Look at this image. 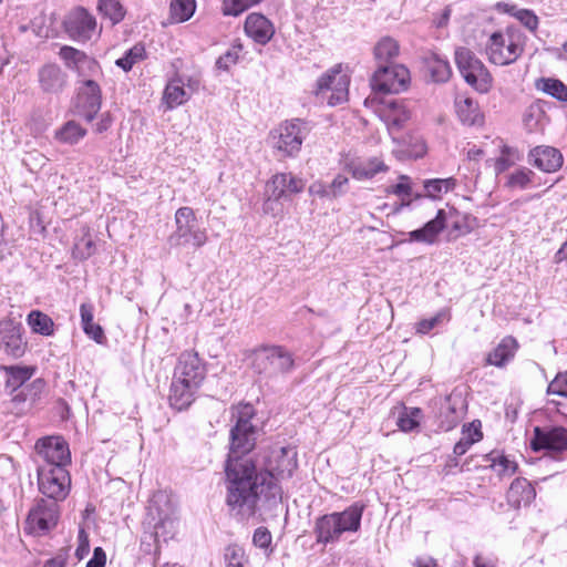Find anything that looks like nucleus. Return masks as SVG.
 Returning a JSON list of instances; mask_svg holds the SVG:
<instances>
[{
  "instance_id": "11",
  "label": "nucleus",
  "mask_w": 567,
  "mask_h": 567,
  "mask_svg": "<svg viewBox=\"0 0 567 567\" xmlns=\"http://www.w3.org/2000/svg\"><path fill=\"white\" fill-rule=\"evenodd\" d=\"M38 489L43 498L63 502L71 492V474L68 467L38 466Z\"/></svg>"
},
{
  "instance_id": "52",
  "label": "nucleus",
  "mask_w": 567,
  "mask_h": 567,
  "mask_svg": "<svg viewBox=\"0 0 567 567\" xmlns=\"http://www.w3.org/2000/svg\"><path fill=\"white\" fill-rule=\"evenodd\" d=\"M43 380L37 379L34 380L30 385L25 388H20L18 391H16V394L12 396V402L17 405L24 403L29 399L31 401H35L38 394L41 392L43 388Z\"/></svg>"
},
{
  "instance_id": "12",
  "label": "nucleus",
  "mask_w": 567,
  "mask_h": 567,
  "mask_svg": "<svg viewBox=\"0 0 567 567\" xmlns=\"http://www.w3.org/2000/svg\"><path fill=\"white\" fill-rule=\"evenodd\" d=\"M34 450L43 461L38 466H62L71 465V451L68 441L62 435H47L37 440Z\"/></svg>"
},
{
  "instance_id": "5",
  "label": "nucleus",
  "mask_w": 567,
  "mask_h": 567,
  "mask_svg": "<svg viewBox=\"0 0 567 567\" xmlns=\"http://www.w3.org/2000/svg\"><path fill=\"white\" fill-rule=\"evenodd\" d=\"M307 131L306 121L286 120L269 131L266 143L278 159L296 157L301 150Z\"/></svg>"
},
{
  "instance_id": "38",
  "label": "nucleus",
  "mask_w": 567,
  "mask_h": 567,
  "mask_svg": "<svg viewBox=\"0 0 567 567\" xmlns=\"http://www.w3.org/2000/svg\"><path fill=\"white\" fill-rule=\"evenodd\" d=\"M267 194L268 197L264 204L265 210L269 208L272 202L285 200L289 197L286 173L277 174L272 177V179L267 184Z\"/></svg>"
},
{
  "instance_id": "15",
  "label": "nucleus",
  "mask_w": 567,
  "mask_h": 567,
  "mask_svg": "<svg viewBox=\"0 0 567 567\" xmlns=\"http://www.w3.org/2000/svg\"><path fill=\"white\" fill-rule=\"evenodd\" d=\"M410 84V71L402 64L381 65L374 72L371 86L383 93H400Z\"/></svg>"
},
{
  "instance_id": "43",
  "label": "nucleus",
  "mask_w": 567,
  "mask_h": 567,
  "mask_svg": "<svg viewBox=\"0 0 567 567\" xmlns=\"http://www.w3.org/2000/svg\"><path fill=\"white\" fill-rule=\"evenodd\" d=\"M535 86L559 102H567V85L558 79L540 78L535 82Z\"/></svg>"
},
{
  "instance_id": "54",
  "label": "nucleus",
  "mask_w": 567,
  "mask_h": 567,
  "mask_svg": "<svg viewBox=\"0 0 567 567\" xmlns=\"http://www.w3.org/2000/svg\"><path fill=\"white\" fill-rule=\"evenodd\" d=\"M515 19L532 34H536L539 27V18L532 9L519 8Z\"/></svg>"
},
{
  "instance_id": "20",
  "label": "nucleus",
  "mask_w": 567,
  "mask_h": 567,
  "mask_svg": "<svg viewBox=\"0 0 567 567\" xmlns=\"http://www.w3.org/2000/svg\"><path fill=\"white\" fill-rule=\"evenodd\" d=\"M379 115L385 123L390 134L393 135L410 120L411 112L403 100L391 99L382 103Z\"/></svg>"
},
{
  "instance_id": "45",
  "label": "nucleus",
  "mask_w": 567,
  "mask_h": 567,
  "mask_svg": "<svg viewBox=\"0 0 567 567\" xmlns=\"http://www.w3.org/2000/svg\"><path fill=\"white\" fill-rule=\"evenodd\" d=\"M423 412L420 408L404 406L398 416L396 425L402 432H412L420 426Z\"/></svg>"
},
{
  "instance_id": "60",
  "label": "nucleus",
  "mask_w": 567,
  "mask_h": 567,
  "mask_svg": "<svg viewBox=\"0 0 567 567\" xmlns=\"http://www.w3.org/2000/svg\"><path fill=\"white\" fill-rule=\"evenodd\" d=\"M83 332L92 340H94L99 344H104L106 342V337L103 328L95 322L89 323L82 328Z\"/></svg>"
},
{
  "instance_id": "10",
  "label": "nucleus",
  "mask_w": 567,
  "mask_h": 567,
  "mask_svg": "<svg viewBox=\"0 0 567 567\" xmlns=\"http://www.w3.org/2000/svg\"><path fill=\"white\" fill-rule=\"evenodd\" d=\"M60 513L59 502L43 497L37 498L27 515L24 533L37 537L48 535L56 527Z\"/></svg>"
},
{
  "instance_id": "6",
  "label": "nucleus",
  "mask_w": 567,
  "mask_h": 567,
  "mask_svg": "<svg viewBox=\"0 0 567 567\" xmlns=\"http://www.w3.org/2000/svg\"><path fill=\"white\" fill-rule=\"evenodd\" d=\"M251 368L261 380L274 381L295 369V359L282 346H261L252 352Z\"/></svg>"
},
{
  "instance_id": "41",
  "label": "nucleus",
  "mask_w": 567,
  "mask_h": 567,
  "mask_svg": "<svg viewBox=\"0 0 567 567\" xmlns=\"http://www.w3.org/2000/svg\"><path fill=\"white\" fill-rule=\"evenodd\" d=\"M457 181L454 177L431 178L423 182L425 196L432 199H440L443 194L455 189Z\"/></svg>"
},
{
  "instance_id": "17",
  "label": "nucleus",
  "mask_w": 567,
  "mask_h": 567,
  "mask_svg": "<svg viewBox=\"0 0 567 567\" xmlns=\"http://www.w3.org/2000/svg\"><path fill=\"white\" fill-rule=\"evenodd\" d=\"M59 58L63 61L65 68L74 72L78 78L87 80L102 74V68L99 61L87 55L84 51L71 45H62L59 51Z\"/></svg>"
},
{
  "instance_id": "19",
  "label": "nucleus",
  "mask_w": 567,
  "mask_h": 567,
  "mask_svg": "<svg viewBox=\"0 0 567 567\" xmlns=\"http://www.w3.org/2000/svg\"><path fill=\"white\" fill-rule=\"evenodd\" d=\"M0 348L12 359H20L28 349L24 328L12 320L0 321Z\"/></svg>"
},
{
  "instance_id": "16",
  "label": "nucleus",
  "mask_w": 567,
  "mask_h": 567,
  "mask_svg": "<svg viewBox=\"0 0 567 567\" xmlns=\"http://www.w3.org/2000/svg\"><path fill=\"white\" fill-rule=\"evenodd\" d=\"M102 106V90L93 79L79 81L74 103L75 114L91 123Z\"/></svg>"
},
{
  "instance_id": "44",
  "label": "nucleus",
  "mask_w": 567,
  "mask_h": 567,
  "mask_svg": "<svg viewBox=\"0 0 567 567\" xmlns=\"http://www.w3.org/2000/svg\"><path fill=\"white\" fill-rule=\"evenodd\" d=\"M534 177L535 173L532 169L519 167L506 175L504 186L511 190H524L530 186Z\"/></svg>"
},
{
  "instance_id": "35",
  "label": "nucleus",
  "mask_w": 567,
  "mask_h": 567,
  "mask_svg": "<svg viewBox=\"0 0 567 567\" xmlns=\"http://www.w3.org/2000/svg\"><path fill=\"white\" fill-rule=\"evenodd\" d=\"M424 62L434 82L444 83L450 79L452 71L446 59L441 58L436 53H430L424 58Z\"/></svg>"
},
{
  "instance_id": "39",
  "label": "nucleus",
  "mask_w": 567,
  "mask_h": 567,
  "mask_svg": "<svg viewBox=\"0 0 567 567\" xmlns=\"http://www.w3.org/2000/svg\"><path fill=\"white\" fill-rule=\"evenodd\" d=\"M27 322L30 326L32 332L43 336L51 337L54 334V322L50 316L40 311L31 310L27 317Z\"/></svg>"
},
{
  "instance_id": "29",
  "label": "nucleus",
  "mask_w": 567,
  "mask_h": 567,
  "mask_svg": "<svg viewBox=\"0 0 567 567\" xmlns=\"http://www.w3.org/2000/svg\"><path fill=\"white\" fill-rule=\"evenodd\" d=\"M506 497L512 507L520 508L522 506L529 505L534 501L536 491L528 480L517 477L512 482Z\"/></svg>"
},
{
  "instance_id": "63",
  "label": "nucleus",
  "mask_w": 567,
  "mask_h": 567,
  "mask_svg": "<svg viewBox=\"0 0 567 567\" xmlns=\"http://www.w3.org/2000/svg\"><path fill=\"white\" fill-rule=\"evenodd\" d=\"M68 557H69V549L68 548H62L59 550V553L48 559L43 567H65L66 566V563H68Z\"/></svg>"
},
{
  "instance_id": "7",
  "label": "nucleus",
  "mask_w": 567,
  "mask_h": 567,
  "mask_svg": "<svg viewBox=\"0 0 567 567\" xmlns=\"http://www.w3.org/2000/svg\"><path fill=\"white\" fill-rule=\"evenodd\" d=\"M175 229L168 236L167 243L172 248L192 246L202 248L208 239L205 228H200L195 210L189 206L179 207L174 215Z\"/></svg>"
},
{
  "instance_id": "24",
  "label": "nucleus",
  "mask_w": 567,
  "mask_h": 567,
  "mask_svg": "<svg viewBox=\"0 0 567 567\" xmlns=\"http://www.w3.org/2000/svg\"><path fill=\"white\" fill-rule=\"evenodd\" d=\"M455 112L458 121L468 127H483L485 115L482 112L476 100L468 96H457L455 99Z\"/></svg>"
},
{
  "instance_id": "53",
  "label": "nucleus",
  "mask_w": 567,
  "mask_h": 567,
  "mask_svg": "<svg viewBox=\"0 0 567 567\" xmlns=\"http://www.w3.org/2000/svg\"><path fill=\"white\" fill-rule=\"evenodd\" d=\"M241 50L243 45L240 43L233 44L230 49L216 60V69L228 72L233 65L238 63Z\"/></svg>"
},
{
  "instance_id": "47",
  "label": "nucleus",
  "mask_w": 567,
  "mask_h": 567,
  "mask_svg": "<svg viewBox=\"0 0 567 567\" xmlns=\"http://www.w3.org/2000/svg\"><path fill=\"white\" fill-rule=\"evenodd\" d=\"M97 10L104 18L110 19L113 25L123 21L126 14L120 0H99Z\"/></svg>"
},
{
  "instance_id": "59",
  "label": "nucleus",
  "mask_w": 567,
  "mask_h": 567,
  "mask_svg": "<svg viewBox=\"0 0 567 567\" xmlns=\"http://www.w3.org/2000/svg\"><path fill=\"white\" fill-rule=\"evenodd\" d=\"M390 192L392 194L401 197L403 200L405 198L411 197V195H412L411 178L406 175H400L399 183L391 186Z\"/></svg>"
},
{
  "instance_id": "62",
  "label": "nucleus",
  "mask_w": 567,
  "mask_h": 567,
  "mask_svg": "<svg viewBox=\"0 0 567 567\" xmlns=\"http://www.w3.org/2000/svg\"><path fill=\"white\" fill-rule=\"evenodd\" d=\"M106 565V553L97 546L93 549V555L86 563V567H105Z\"/></svg>"
},
{
  "instance_id": "40",
  "label": "nucleus",
  "mask_w": 567,
  "mask_h": 567,
  "mask_svg": "<svg viewBox=\"0 0 567 567\" xmlns=\"http://www.w3.org/2000/svg\"><path fill=\"white\" fill-rule=\"evenodd\" d=\"M196 0H171L169 18L173 23H183L193 18L196 12Z\"/></svg>"
},
{
  "instance_id": "8",
  "label": "nucleus",
  "mask_w": 567,
  "mask_h": 567,
  "mask_svg": "<svg viewBox=\"0 0 567 567\" xmlns=\"http://www.w3.org/2000/svg\"><path fill=\"white\" fill-rule=\"evenodd\" d=\"M363 506L353 504L340 513L321 516V543H333L344 533L360 529Z\"/></svg>"
},
{
  "instance_id": "21",
  "label": "nucleus",
  "mask_w": 567,
  "mask_h": 567,
  "mask_svg": "<svg viewBox=\"0 0 567 567\" xmlns=\"http://www.w3.org/2000/svg\"><path fill=\"white\" fill-rule=\"evenodd\" d=\"M38 80L41 90L48 94H60L69 83L66 72L56 63H47L38 71Z\"/></svg>"
},
{
  "instance_id": "42",
  "label": "nucleus",
  "mask_w": 567,
  "mask_h": 567,
  "mask_svg": "<svg viewBox=\"0 0 567 567\" xmlns=\"http://www.w3.org/2000/svg\"><path fill=\"white\" fill-rule=\"evenodd\" d=\"M147 59V52L144 43L138 42L132 48L127 49L124 54L115 60V65L123 70L125 73L130 72L133 66Z\"/></svg>"
},
{
  "instance_id": "28",
  "label": "nucleus",
  "mask_w": 567,
  "mask_h": 567,
  "mask_svg": "<svg viewBox=\"0 0 567 567\" xmlns=\"http://www.w3.org/2000/svg\"><path fill=\"white\" fill-rule=\"evenodd\" d=\"M518 347V342L514 337L506 336L491 352L487 353L485 363L487 365L503 368L514 359Z\"/></svg>"
},
{
  "instance_id": "22",
  "label": "nucleus",
  "mask_w": 567,
  "mask_h": 567,
  "mask_svg": "<svg viewBox=\"0 0 567 567\" xmlns=\"http://www.w3.org/2000/svg\"><path fill=\"white\" fill-rule=\"evenodd\" d=\"M346 167L352 177L358 181L372 179L378 174L389 171V166L382 156L352 158L347 162Z\"/></svg>"
},
{
  "instance_id": "34",
  "label": "nucleus",
  "mask_w": 567,
  "mask_h": 567,
  "mask_svg": "<svg viewBox=\"0 0 567 567\" xmlns=\"http://www.w3.org/2000/svg\"><path fill=\"white\" fill-rule=\"evenodd\" d=\"M373 53L379 66L392 64L400 53V45L393 38L383 37L377 42Z\"/></svg>"
},
{
  "instance_id": "51",
  "label": "nucleus",
  "mask_w": 567,
  "mask_h": 567,
  "mask_svg": "<svg viewBox=\"0 0 567 567\" xmlns=\"http://www.w3.org/2000/svg\"><path fill=\"white\" fill-rule=\"evenodd\" d=\"M445 215L447 217L446 228H450L453 235L460 236L470 233L465 217L457 209L449 207V209H445Z\"/></svg>"
},
{
  "instance_id": "25",
  "label": "nucleus",
  "mask_w": 567,
  "mask_h": 567,
  "mask_svg": "<svg viewBox=\"0 0 567 567\" xmlns=\"http://www.w3.org/2000/svg\"><path fill=\"white\" fill-rule=\"evenodd\" d=\"M529 163L545 173L558 171L564 158L561 153L551 146H536L528 154Z\"/></svg>"
},
{
  "instance_id": "13",
  "label": "nucleus",
  "mask_w": 567,
  "mask_h": 567,
  "mask_svg": "<svg viewBox=\"0 0 567 567\" xmlns=\"http://www.w3.org/2000/svg\"><path fill=\"white\" fill-rule=\"evenodd\" d=\"M350 74L348 66L337 64L321 76V100L336 106L348 101Z\"/></svg>"
},
{
  "instance_id": "46",
  "label": "nucleus",
  "mask_w": 567,
  "mask_h": 567,
  "mask_svg": "<svg viewBox=\"0 0 567 567\" xmlns=\"http://www.w3.org/2000/svg\"><path fill=\"white\" fill-rule=\"evenodd\" d=\"M519 161L520 154L517 148L506 144L502 145L499 156L495 159L494 163L495 174L498 176L505 173Z\"/></svg>"
},
{
  "instance_id": "57",
  "label": "nucleus",
  "mask_w": 567,
  "mask_h": 567,
  "mask_svg": "<svg viewBox=\"0 0 567 567\" xmlns=\"http://www.w3.org/2000/svg\"><path fill=\"white\" fill-rule=\"evenodd\" d=\"M548 394H557L567 398V371L559 372L548 384Z\"/></svg>"
},
{
  "instance_id": "64",
  "label": "nucleus",
  "mask_w": 567,
  "mask_h": 567,
  "mask_svg": "<svg viewBox=\"0 0 567 567\" xmlns=\"http://www.w3.org/2000/svg\"><path fill=\"white\" fill-rule=\"evenodd\" d=\"M80 317L82 328L94 322V307L90 302H83L80 306Z\"/></svg>"
},
{
  "instance_id": "32",
  "label": "nucleus",
  "mask_w": 567,
  "mask_h": 567,
  "mask_svg": "<svg viewBox=\"0 0 567 567\" xmlns=\"http://www.w3.org/2000/svg\"><path fill=\"white\" fill-rule=\"evenodd\" d=\"M463 402L461 399L456 400L454 395L444 398L440 411V429L447 432L454 429L460 419Z\"/></svg>"
},
{
  "instance_id": "27",
  "label": "nucleus",
  "mask_w": 567,
  "mask_h": 567,
  "mask_svg": "<svg viewBox=\"0 0 567 567\" xmlns=\"http://www.w3.org/2000/svg\"><path fill=\"white\" fill-rule=\"evenodd\" d=\"M487 466L495 475L503 480L513 476L518 471V463L515 456L506 454L504 451L494 450L484 456Z\"/></svg>"
},
{
  "instance_id": "56",
  "label": "nucleus",
  "mask_w": 567,
  "mask_h": 567,
  "mask_svg": "<svg viewBox=\"0 0 567 567\" xmlns=\"http://www.w3.org/2000/svg\"><path fill=\"white\" fill-rule=\"evenodd\" d=\"M543 112L538 106L530 105L528 106L523 115V123L525 128L528 132H534L538 127L539 118L542 117Z\"/></svg>"
},
{
  "instance_id": "61",
  "label": "nucleus",
  "mask_w": 567,
  "mask_h": 567,
  "mask_svg": "<svg viewBox=\"0 0 567 567\" xmlns=\"http://www.w3.org/2000/svg\"><path fill=\"white\" fill-rule=\"evenodd\" d=\"M78 538H79V544L75 549V556H76L78 560H82L90 553V542H89V537L84 529H80Z\"/></svg>"
},
{
  "instance_id": "9",
  "label": "nucleus",
  "mask_w": 567,
  "mask_h": 567,
  "mask_svg": "<svg viewBox=\"0 0 567 567\" xmlns=\"http://www.w3.org/2000/svg\"><path fill=\"white\" fill-rule=\"evenodd\" d=\"M454 58L461 75L475 91L487 93L492 89L493 78L491 72L470 49L457 48Z\"/></svg>"
},
{
  "instance_id": "30",
  "label": "nucleus",
  "mask_w": 567,
  "mask_h": 567,
  "mask_svg": "<svg viewBox=\"0 0 567 567\" xmlns=\"http://www.w3.org/2000/svg\"><path fill=\"white\" fill-rule=\"evenodd\" d=\"M176 505L166 491L155 492L148 501L146 520L175 516Z\"/></svg>"
},
{
  "instance_id": "26",
  "label": "nucleus",
  "mask_w": 567,
  "mask_h": 567,
  "mask_svg": "<svg viewBox=\"0 0 567 567\" xmlns=\"http://www.w3.org/2000/svg\"><path fill=\"white\" fill-rule=\"evenodd\" d=\"M445 209H439L436 216L429 220L423 227L409 233V241L435 244L437 236L446 228Z\"/></svg>"
},
{
  "instance_id": "36",
  "label": "nucleus",
  "mask_w": 567,
  "mask_h": 567,
  "mask_svg": "<svg viewBox=\"0 0 567 567\" xmlns=\"http://www.w3.org/2000/svg\"><path fill=\"white\" fill-rule=\"evenodd\" d=\"M145 527L152 528V534L154 536V540L159 543L163 540L166 543L168 539H172L176 532V517H164L157 519L145 520Z\"/></svg>"
},
{
  "instance_id": "37",
  "label": "nucleus",
  "mask_w": 567,
  "mask_h": 567,
  "mask_svg": "<svg viewBox=\"0 0 567 567\" xmlns=\"http://www.w3.org/2000/svg\"><path fill=\"white\" fill-rule=\"evenodd\" d=\"M87 134L86 128L82 127L76 121L70 120L55 131L54 138L62 144L76 145Z\"/></svg>"
},
{
  "instance_id": "48",
  "label": "nucleus",
  "mask_w": 567,
  "mask_h": 567,
  "mask_svg": "<svg viewBox=\"0 0 567 567\" xmlns=\"http://www.w3.org/2000/svg\"><path fill=\"white\" fill-rule=\"evenodd\" d=\"M181 81L169 82L164 91V99L168 109H174L187 101V95Z\"/></svg>"
},
{
  "instance_id": "58",
  "label": "nucleus",
  "mask_w": 567,
  "mask_h": 567,
  "mask_svg": "<svg viewBox=\"0 0 567 567\" xmlns=\"http://www.w3.org/2000/svg\"><path fill=\"white\" fill-rule=\"evenodd\" d=\"M272 536L269 529L265 526H260L255 529L252 535V544L261 549H269L271 546Z\"/></svg>"
},
{
  "instance_id": "23",
  "label": "nucleus",
  "mask_w": 567,
  "mask_h": 567,
  "mask_svg": "<svg viewBox=\"0 0 567 567\" xmlns=\"http://www.w3.org/2000/svg\"><path fill=\"white\" fill-rule=\"evenodd\" d=\"M244 30L249 38L260 45H266L275 34L272 22L257 12H251L246 17Z\"/></svg>"
},
{
  "instance_id": "2",
  "label": "nucleus",
  "mask_w": 567,
  "mask_h": 567,
  "mask_svg": "<svg viewBox=\"0 0 567 567\" xmlns=\"http://www.w3.org/2000/svg\"><path fill=\"white\" fill-rule=\"evenodd\" d=\"M206 362L194 350L183 351L173 371L168 403L173 410L183 412L195 402L206 378Z\"/></svg>"
},
{
  "instance_id": "33",
  "label": "nucleus",
  "mask_w": 567,
  "mask_h": 567,
  "mask_svg": "<svg viewBox=\"0 0 567 567\" xmlns=\"http://www.w3.org/2000/svg\"><path fill=\"white\" fill-rule=\"evenodd\" d=\"M482 439L483 432L481 421L475 420L464 425L462 430V437L454 445L453 454L455 456L464 455L474 443L480 442Z\"/></svg>"
},
{
  "instance_id": "14",
  "label": "nucleus",
  "mask_w": 567,
  "mask_h": 567,
  "mask_svg": "<svg viewBox=\"0 0 567 567\" xmlns=\"http://www.w3.org/2000/svg\"><path fill=\"white\" fill-rule=\"evenodd\" d=\"M535 452L546 451L550 456H567V429L559 425L536 426L530 440Z\"/></svg>"
},
{
  "instance_id": "55",
  "label": "nucleus",
  "mask_w": 567,
  "mask_h": 567,
  "mask_svg": "<svg viewBox=\"0 0 567 567\" xmlns=\"http://www.w3.org/2000/svg\"><path fill=\"white\" fill-rule=\"evenodd\" d=\"M426 150V144L422 137L410 136V141L406 144L405 150L403 152L410 158H420L425 155Z\"/></svg>"
},
{
  "instance_id": "1",
  "label": "nucleus",
  "mask_w": 567,
  "mask_h": 567,
  "mask_svg": "<svg viewBox=\"0 0 567 567\" xmlns=\"http://www.w3.org/2000/svg\"><path fill=\"white\" fill-rule=\"evenodd\" d=\"M297 449L292 445L271 446L239 458H226L224 465L225 504L237 522L261 520L278 515L282 503L280 480L292 476L298 466Z\"/></svg>"
},
{
  "instance_id": "31",
  "label": "nucleus",
  "mask_w": 567,
  "mask_h": 567,
  "mask_svg": "<svg viewBox=\"0 0 567 567\" xmlns=\"http://www.w3.org/2000/svg\"><path fill=\"white\" fill-rule=\"evenodd\" d=\"M0 370L6 373V389H10L11 393L22 388L34 374L35 368L32 365H1Z\"/></svg>"
},
{
  "instance_id": "49",
  "label": "nucleus",
  "mask_w": 567,
  "mask_h": 567,
  "mask_svg": "<svg viewBox=\"0 0 567 567\" xmlns=\"http://www.w3.org/2000/svg\"><path fill=\"white\" fill-rule=\"evenodd\" d=\"M451 319V312L449 309H441L433 317L422 319L416 323V332L420 334H427L434 328L449 322Z\"/></svg>"
},
{
  "instance_id": "18",
  "label": "nucleus",
  "mask_w": 567,
  "mask_h": 567,
  "mask_svg": "<svg viewBox=\"0 0 567 567\" xmlns=\"http://www.w3.org/2000/svg\"><path fill=\"white\" fill-rule=\"evenodd\" d=\"M65 33L75 42L90 41L96 29V19L84 7H76L64 19Z\"/></svg>"
},
{
  "instance_id": "4",
  "label": "nucleus",
  "mask_w": 567,
  "mask_h": 567,
  "mask_svg": "<svg viewBox=\"0 0 567 567\" xmlns=\"http://www.w3.org/2000/svg\"><path fill=\"white\" fill-rule=\"evenodd\" d=\"M482 50L486 60L497 66H507L515 63L525 52L527 38L515 24H507L504 29L484 31Z\"/></svg>"
},
{
  "instance_id": "50",
  "label": "nucleus",
  "mask_w": 567,
  "mask_h": 567,
  "mask_svg": "<svg viewBox=\"0 0 567 567\" xmlns=\"http://www.w3.org/2000/svg\"><path fill=\"white\" fill-rule=\"evenodd\" d=\"M95 243L86 228L83 236L76 240L73 248V257L79 260H86L95 252Z\"/></svg>"
},
{
  "instance_id": "3",
  "label": "nucleus",
  "mask_w": 567,
  "mask_h": 567,
  "mask_svg": "<svg viewBox=\"0 0 567 567\" xmlns=\"http://www.w3.org/2000/svg\"><path fill=\"white\" fill-rule=\"evenodd\" d=\"M234 425L229 430V451L226 458H239L249 454L256 445L257 434L262 429L258 411L251 402L239 401L229 408Z\"/></svg>"
}]
</instances>
